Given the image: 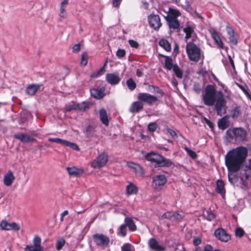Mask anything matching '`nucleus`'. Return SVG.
Listing matches in <instances>:
<instances>
[{
  "label": "nucleus",
  "instance_id": "nucleus-20",
  "mask_svg": "<svg viewBox=\"0 0 251 251\" xmlns=\"http://www.w3.org/2000/svg\"><path fill=\"white\" fill-rule=\"evenodd\" d=\"M15 179V177L11 171L9 170L4 175L3 177V183L7 186H10Z\"/></svg>",
  "mask_w": 251,
  "mask_h": 251
},
{
  "label": "nucleus",
  "instance_id": "nucleus-57",
  "mask_svg": "<svg viewBox=\"0 0 251 251\" xmlns=\"http://www.w3.org/2000/svg\"><path fill=\"white\" fill-rule=\"evenodd\" d=\"M128 43L132 48L137 49L139 47V44L136 41L133 40H129Z\"/></svg>",
  "mask_w": 251,
  "mask_h": 251
},
{
  "label": "nucleus",
  "instance_id": "nucleus-36",
  "mask_svg": "<svg viewBox=\"0 0 251 251\" xmlns=\"http://www.w3.org/2000/svg\"><path fill=\"white\" fill-rule=\"evenodd\" d=\"M75 104L76 110L84 111L86 109H88L89 108V103L85 101Z\"/></svg>",
  "mask_w": 251,
  "mask_h": 251
},
{
  "label": "nucleus",
  "instance_id": "nucleus-52",
  "mask_svg": "<svg viewBox=\"0 0 251 251\" xmlns=\"http://www.w3.org/2000/svg\"><path fill=\"white\" fill-rule=\"evenodd\" d=\"M244 230L241 227H238L235 230L236 236L239 237H242L244 234Z\"/></svg>",
  "mask_w": 251,
  "mask_h": 251
},
{
  "label": "nucleus",
  "instance_id": "nucleus-5",
  "mask_svg": "<svg viewBox=\"0 0 251 251\" xmlns=\"http://www.w3.org/2000/svg\"><path fill=\"white\" fill-rule=\"evenodd\" d=\"M217 99L215 105V108L217 115L222 116L226 113V109L224 106L225 100L224 95L221 91L217 92Z\"/></svg>",
  "mask_w": 251,
  "mask_h": 251
},
{
  "label": "nucleus",
  "instance_id": "nucleus-18",
  "mask_svg": "<svg viewBox=\"0 0 251 251\" xmlns=\"http://www.w3.org/2000/svg\"><path fill=\"white\" fill-rule=\"evenodd\" d=\"M143 107L144 104L141 101L139 100L134 101L131 104L129 108V111L132 113H137L143 109Z\"/></svg>",
  "mask_w": 251,
  "mask_h": 251
},
{
  "label": "nucleus",
  "instance_id": "nucleus-51",
  "mask_svg": "<svg viewBox=\"0 0 251 251\" xmlns=\"http://www.w3.org/2000/svg\"><path fill=\"white\" fill-rule=\"evenodd\" d=\"M173 214L172 211H169L164 213L161 217L162 219H167L170 220H173Z\"/></svg>",
  "mask_w": 251,
  "mask_h": 251
},
{
  "label": "nucleus",
  "instance_id": "nucleus-12",
  "mask_svg": "<svg viewBox=\"0 0 251 251\" xmlns=\"http://www.w3.org/2000/svg\"><path fill=\"white\" fill-rule=\"evenodd\" d=\"M0 226L2 229L5 230H14L18 231L20 228V226L16 223H9L6 220L1 221L0 223Z\"/></svg>",
  "mask_w": 251,
  "mask_h": 251
},
{
  "label": "nucleus",
  "instance_id": "nucleus-35",
  "mask_svg": "<svg viewBox=\"0 0 251 251\" xmlns=\"http://www.w3.org/2000/svg\"><path fill=\"white\" fill-rule=\"evenodd\" d=\"M203 217L208 221H211L215 218V215L211 211L209 210H205L203 211Z\"/></svg>",
  "mask_w": 251,
  "mask_h": 251
},
{
  "label": "nucleus",
  "instance_id": "nucleus-19",
  "mask_svg": "<svg viewBox=\"0 0 251 251\" xmlns=\"http://www.w3.org/2000/svg\"><path fill=\"white\" fill-rule=\"evenodd\" d=\"M42 85L38 84H31L28 85L25 90L27 94L30 96H33L39 90Z\"/></svg>",
  "mask_w": 251,
  "mask_h": 251
},
{
  "label": "nucleus",
  "instance_id": "nucleus-34",
  "mask_svg": "<svg viewBox=\"0 0 251 251\" xmlns=\"http://www.w3.org/2000/svg\"><path fill=\"white\" fill-rule=\"evenodd\" d=\"M159 45L167 51H169L171 50V44L169 41L166 39L160 40L159 42Z\"/></svg>",
  "mask_w": 251,
  "mask_h": 251
},
{
  "label": "nucleus",
  "instance_id": "nucleus-55",
  "mask_svg": "<svg viewBox=\"0 0 251 251\" xmlns=\"http://www.w3.org/2000/svg\"><path fill=\"white\" fill-rule=\"evenodd\" d=\"M229 42L233 45H236L237 44V40L235 37L234 34L230 35L228 37Z\"/></svg>",
  "mask_w": 251,
  "mask_h": 251
},
{
  "label": "nucleus",
  "instance_id": "nucleus-31",
  "mask_svg": "<svg viewBox=\"0 0 251 251\" xmlns=\"http://www.w3.org/2000/svg\"><path fill=\"white\" fill-rule=\"evenodd\" d=\"M14 136L15 138L20 140L23 143H28L29 135L27 134L20 133L15 134Z\"/></svg>",
  "mask_w": 251,
  "mask_h": 251
},
{
  "label": "nucleus",
  "instance_id": "nucleus-45",
  "mask_svg": "<svg viewBox=\"0 0 251 251\" xmlns=\"http://www.w3.org/2000/svg\"><path fill=\"white\" fill-rule=\"evenodd\" d=\"M65 243V240L64 238H61L58 240L56 243V249L57 251L60 250L64 246Z\"/></svg>",
  "mask_w": 251,
  "mask_h": 251
},
{
  "label": "nucleus",
  "instance_id": "nucleus-28",
  "mask_svg": "<svg viewBox=\"0 0 251 251\" xmlns=\"http://www.w3.org/2000/svg\"><path fill=\"white\" fill-rule=\"evenodd\" d=\"M218 126L220 129L224 130L229 126V122L227 120L226 117H224L219 120Z\"/></svg>",
  "mask_w": 251,
  "mask_h": 251
},
{
  "label": "nucleus",
  "instance_id": "nucleus-14",
  "mask_svg": "<svg viewBox=\"0 0 251 251\" xmlns=\"http://www.w3.org/2000/svg\"><path fill=\"white\" fill-rule=\"evenodd\" d=\"M105 79L108 83L112 85L118 84L121 80L119 74L114 73L107 74L105 76Z\"/></svg>",
  "mask_w": 251,
  "mask_h": 251
},
{
  "label": "nucleus",
  "instance_id": "nucleus-21",
  "mask_svg": "<svg viewBox=\"0 0 251 251\" xmlns=\"http://www.w3.org/2000/svg\"><path fill=\"white\" fill-rule=\"evenodd\" d=\"M33 248L32 251H43V248L41 246V239L40 237L37 235L35 236L33 238Z\"/></svg>",
  "mask_w": 251,
  "mask_h": 251
},
{
  "label": "nucleus",
  "instance_id": "nucleus-13",
  "mask_svg": "<svg viewBox=\"0 0 251 251\" xmlns=\"http://www.w3.org/2000/svg\"><path fill=\"white\" fill-rule=\"evenodd\" d=\"M234 136L236 141H243L246 137V131L242 127L234 128Z\"/></svg>",
  "mask_w": 251,
  "mask_h": 251
},
{
  "label": "nucleus",
  "instance_id": "nucleus-50",
  "mask_svg": "<svg viewBox=\"0 0 251 251\" xmlns=\"http://www.w3.org/2000/svg\"><path fill=\"white\" fill-rule=\"evenodd\" d=\"M184 150L186 151L188 153L189 155L192 158V159H195L197 157V155L196 153L190 150L188 147H185Z\"/></svg>",
  "mask_w": 251,
  "mask_h": 251
},
{
  "label": "nucleus",
  "instance_id": "nucleus-17",
  "mask_svg": "<svg viewBox=\"0 0 251 251\" xmlns=\"http://www.w3.org/2000/svg\"><path fill=\"white\" fill-rule=\"evenodd\" d=\"M105 88L102 87L100 89L92 88L90 89L91 96L96 99H100L104 96Z\"/></svg>",
  "mask_w": 251,
  "mask_h": 251
},
{
  "label": "nucleus",
  "instance_id": "nucleus-26",
  "mask_svg": "<svg viewBox=\"0 0 251 251\" xmlns=\"http://www.w3.org/2000/svg\"><path fill=\"white\" fill-rule=\"evenodd\" d=\"M168 13V14L167 16L165 17V19H170V17L172 18V19H177V17L181 15V13L178 10L172 8H169Z\"/></svg>",
  "mask_w": 251,
  "mask_h": 251
},
{
  "label": "nucleus",
  "instance_id": "nucleus-2",
  "mask_svg": "<svg viewBox=\"0 0 251 251\" xmlns=\"http://www.w3.org/2000/svg\"><path fill=\"white\" fill-rule=\"evenodd\" d=\"M145 158L153 163L155 168L169 167L173 164L170 159L165 158L164 156L155 152L151 151L145 155Z\"/></svg>",
  "mask_w": 251,
  "mask_h": 251
},
{
  "label": "nucleus",
  "instance_id": "nucleus-42",
  "mask_svg": "<svg viewBox=\"0 0 251 251\" xmlns=\"http://www.w3.org/2000/svg\"><path fill=\"white\" fill-rule=\"evenodd\" d=\"M118 235H121L123 237H125L126 235V226L125 224L122 225L119 228V231L118 232Z\"/></svg>",
  "mask_w": 251,
  "mask_h": 251
},
{
  "label": "nucleus",
  "instance_id": "nucleus-48",
  "mask_svg": "<svg viewBox=\"0 0 251 251\" xmlns=\"http://www.w3.org/2000/svg\"><path fill=\"white\" fill-rule=\"evenodd\" d=\"M157 127V124L156 122L151 123L148 126V129L151 132H154L156 130Z\"/></svg>",
  "mask_w": 251,
  "mask_h": 251
},
{
  "label": "nucleus",
  "instance_id": "nucleus-61",
  "mask_svg": "<svg viewBox=\"0 0 251 251\" xmlns=\"http://www.w3.org/2000/svg\"><path fill=\"white\" fill-rule=\"evenodd\" d=\"M73 52H78L80 50V43L75 44L73 47Z\"/></svg>",
  "mask_w": 251,
  "mask_h": 251
},
{
  "label": "nucleus",
  "instance_id": "nucleus-63",
  "mask_svg": "<svg viewBox=\"0 0 251 251\" xmlns=\"http://www.w3.org/2000/svg\"><path fill=\"white\" fill-rule=\"evenodd\" d=\"M201 242V239L199 237H195L193 240V244L195 246H199Z\"/></svg>",
  "mask_w": 251,
  "mask_h": 251
},
{
  "label": "nucleus",
  "instance_id": "nucleus-64",
  "mask_svg": "<svg viewBox=\"0 0 251 251\" xmlns=\"http://www.w3.org/2000/svg\"><path fill=\"white\" fill-rule=\"evenodd\" d=\"M122 0H113L112 1V5L114 7H118L122 1Z\"/></svg>",
  "mask_w": 251,
  "mask_h": 251
},
{
  "label": "nucleus",
  "instance_id": "nucleus-56",
  "mask_svg": "<svg viewBox=\"0 0 251 251\" xmlns=\"http://www.w3.org/2000/svg\"><path fill=\"white\" fill-rule=\"evenodd\" d=\"M131 245L129 243H126L122 247V251H131Z\"/></svg>",
  "mask_w": 251,
  "mask_h": 251
},
{
  "label": "nucleus",
  "instance_id": "nucleus-59",
  "mask_svg": "<svg viewBox=\"0 0 251 251\" xmlns=\"http://www.w3.org/2000/svg\"><path fill=\"white\" fill-rule=\"evenodd\" d=\"M173 220H179L182 219V216L179 213L176 212H173Z\"/></svg>",
  "mask_w": 251,
  "mask_h": 251
},
{
  "label": "nucleus",
  "instance_id": "nucleus-46",
  "mask_svg": "<svg viewBox=\"0 0 251 251\" xmlns=\"http://www.w3.org/2000/svg\"><path fill=\"white\" fill-rule=\"evenodd\" d=\"M233 135H234V128L232 129L231 128H229L226 131V138L229 141H230L231 140H233Z\"/></svg>",
  "mask_w": 251,
  "mask_h": 251
},
{
  "label": "nucleus",
  "instance_id": "nucleus-44",
  "mask_svg": "<svg viewBox=\"0 0 251 251\" xmlns=\"http://www.w3.org/2000/svg\"><path fill=\"white\" fill-rule=\"evenodd\" d=\"M64 146H65L66 147H70L72 149L75 150V151H79V147L76 144L73 143V142L68 141L67 140L65 141Z\"/></svg>",
  "mask_w": 251,
  "mask_h": 251
},
{
  "label": "nucleus",
  "instance_id": "nucleus-40",
  "mask_svg": "<svg viewBox=\"0 0 251 251\" xmlns=\"http://www.w3.org/2000/svg\"><path fill=\"white\" fill-rule=\"evenodd\" d=\"M126 85L128 88L131 91L134 90L136 87V84L132 78L126 80Z\"/></svg>",
  "mask_w": 251,
  "mask_h": 251
},
{
  "label": "nucleus",
  "instance_id": "nucleus-32",
  "mask_svg": "<svg viewBox=\"0 0 251 251\" xmlns=\"http://www.w3.org/2000/svg\"><path fill=\"white\" fill-rule=\"evenodd\" d=\"M126 190L127 194L132 195L136 194L138 192V188L136 186L132 183H130L126 188Z\"/></svg>",
  "mask_w": 251,
  "mask_h": 251
},
{
  "label": "nucleus",
  "instance_id": "nucleus-49",
  "mask_svg": "<svg viewBox=\"0 0 251 251\" xmlns=\"http://www.w3.org/2000/svg\"><path fill=\"white\" fill-rule=\"evenodd\" d=\"M240 114V109L238 107H235L231 112V116L232 118H236Z\"/></svg>",
  "mask_w": 251,
  "mask_h": 251
},
{
  "label": "nucleus",
  "instance_id": "nucleus-8",
  "mask_svg": "<svg viewBox=\"0 0 251 251\" xmlns=\"http://www.w3.org/2000/svg\"><path fill=\"white\" fill-rule=\"evenodd\" d=\"M108 161V156L105 153L100 154L91 163L94 168H100L105 166Z\"/></svg>",
  "mask_w": 251,
  "mask_h": 251
},
{
  "label": "nucleus",
  "instance_id": "nucleus-1",
  "mask_svg": "<svg viewBox=\"0 0 251 251\" xmlns=\"http://www.w3.org/2000/svg\"><path fill=\"white\" fill-rule=\"evenodd\" d=\"M248 153L246 148L240 147L227 152L225 156V164L228 172L240 171L239 177L242 188H247L248 180L251 177V159L244 164Z\"/></svg>",
  "mask_w": 251,
  "mask_h": 251
},
{
  "label": "nucleus",
  "instance_id": "nucleus-23",
  "mask_svg": "<svg viewBox=\"0 0 251 251\" xmlns=\"http://www.w3.org/2000/svg\"><path fill=\"white\" fill-rule=\"evenodd\" d=\"M162 57H164L165 59L164 67L168 70H171L174 68V66L176 64H173L172 58L169 56H166L161 55Z\"/></svg>",
  "mask_w": 251,
  "mask_h": 251
},
{
  "label": "nucleus",
  "instance_id": "nucleus-30",
  "mask_svg": "<svg viewBox=\"0 0 251 251\" xmlns=\"http://www.w3.org/2000/svg\"><path fill=\"white\" fill-rule=\"evenodd\" d=\"M216 191L219 194H223L225 192L224 182L221 179L217 181Z\"/></svg>",
  "mask_w": 251,
  "mask_h": 251
},
{
  "label": "nucleus",
  "instance_id": "nucleus-16",
  "mask_svg": "<svg viewBox=\"0 0 251 251\" xmlns=\"http://www.w3.org/2000/svg\"><path fill=\"white\" fill-rule=\"evenodd\" d=\"M148 245L151 249L155 251H164L165 248L160 246L158 241L153 238H151L148 242Z\"/></svg>",
  "mask_w": 251,
  "mask_h": 251
},
{
  "label": "nucleus",
  "instance_id": "nucleus-27",
  "mask_svg": "<svg viewBox=\"0 0 251 251\" xmlns=\"http://www.w3.org/2000/svg\"><path fill=\"white\" fill-rule=\"evenodd\" d=\"M125 225L126 226H128L129 229L131 231H134L136 230V226L133 220L129 217H126L125 219Z\"/></svg>",
  "mask_w": 251,
  "mask_h": 251
},
{
  "label": "nucleus",
  "instance_id": "nucleus-7",
  "mask_svg": "<svg viewBox=\"0 0 251 251\" xmlns=\"http://www.w3.org/2000/svg\"><path fill=\"white\" fill-rule=\"evenodd\" d=\"M148 22L151 27L155 31H158L162 26L160 17L158 15L151 14L148 17Z\"/></svg>",
  "mask_w": 251,
  "mask_h": 251
},
{
  "label": "nucleus",
  "instance_id": "nucleus-53",
  "mask_svg": "<svg viewBox=\"0 0 251 251\" xmlns=\"http://www.w3.org/2000/svg\"><path fill=\"white\" fill-rule=\"evenodd\" d=\"M193 90L196 93L200 94L201 90V84L199 83H194L193 86Z\"/></svg>",
  "mask_w": 251,
  "mask_h": 251
},
{
  "label": "nucleus",
  "instance_id": "nucleus-54",
  "mask_svg": "<svg viewBox=\"0 0 251 251\" xmlns=\"http://www.w3.org/2000/svg\"><path fill=\"white\" fill-rule=\"evenodd\" d=\"M126 55V51L125 50L119 49L116 52V55L119 58H122Z\"/></svg>",
  "mask_w": 251,
  "mask_h": 251
},
{
  "label": "nucleus",
  "instance_id": "nucleus-6",
  "mask_svg": "<svg viewBox=\"0 0 251 251\" xmlns=\"http://www.w3.org/2000/svg\"><path fill=\"white\" fill-rule=\"evenodd\" d=\"M93 239L97 246L102 248L108 247L110 242L109 238L103 234H94L93 236Z\"/></svg>",
  "mask_w": 251,
  "mask_h": 251
},
{
  "label": "nucleus",
  "instance_id": "nucleus-60",
  "mask_svg": "<svg viewBox=\"0 0 251 251\" xmlns=\"http://www.w3.org/2000/svg\"><path fill=\"white\" fill-rule=\"evenodd\" d=\"M167 130L172 137H176V138L177 137V135L176 132L175 130H174L173 129H171L170 128H168L167 129Z\"/></svg>",
  "mask_w": 251,
  "mask_h": 251
},
{
  "label": "nucleus",
  "instance_id": "nucleus-47",
  "mask_svg": "<svg viewBox=\"0 0 251 251\" xmlns=\"http://www.w3.org/2000/svg\"><path fill=\"white\" fill-rule=\"evenodd\" d=\"M49 142H55L62 145H65V140H63L59 138H50L48 139Z\"/></svg>",
  "mask_w": 251,
  "mask_h": 251
},
{
  "label": "nucleus",
  "instance_id": "nucleus-41",
  "mask_svg": "<svg viewBox=\"0 0 251 251\" xmlns=\"http://www.w3.org/2000/svg\"><path fill=\"white\" fill-rule=\"evenodd\" d=\"M88 55L86 52H83L81 54L80 64L82 66H85L87 64Z\"/></svg>",
  "mask_w": 251,
  "mask_h": 251
},
{
  "label": "nucleus",
  "instance_id": "nucleus-3",
  "mask_svg": "<svg viewBox=\"0 0 251 251\" xmlns=\"http://www.w3.org/2000/svg\"><path fill=\"white\" fill-rule=\"evenodd\" d=\"M217 92L212 85H208L205 88V92L202 96L204 104L207 106H213L216 101V94Z\"/></svg>",
  "mask_w": 251,
  "mask_h": 251
},
{
  "label": "nucleus",
  "instance_id": "nucleus-29",
  "mask_svg": "<svg viewBox=\"0 0 251 251\" xmlns=\"http://www.w3.org/2000/svg\"><path fill=\"white\" fill-rule=\"evenodd\" d=\"M107 61H106L103 66L99 71L91 74L90 75V77L96 78L103 75L105 72V68L107 65Z\"/></svg>",
  "mask_w": 251,
  "mask_h": 251
},
{
  "label": "nucleus",
  "instance_id": "nucleus-39",
  "mask_svg": "<svg viewBox=\"0 0 251 251\" xmlns=\"http://www.w3.org/2000/svg\"><path fill=\"white\" fill-rule=\"evenodd\" d=\"M235 172H228V178L230 183L232 184H235L238 181L237 176L234 174Z\"/></svg>",
  "mask_w": 251,
  "mask_h": 251
},
{
  "label": "nucleus",
  "instance_id": "nucleus-33",
  "mask_svg": "<svg viewBox=\"0 0 251 251\" xmlns=\"http://www.w3.org/2000/svg\"><path fill=\"white\" fill-rule=\"evenodd\" d=\"M96 132L95 127L93 126L89 125L86 128V136L88 138L92 137L95 135Z\"/></svg>",
  "mask_w": 251,
  "mask_h": 251
},
{
  "label": "nucleus",
  "instance_id": "nucleus-10",
  "mask_svg": "<svg viewBox=\"0 0 251 251\" xmlns=\"http://www.w3.org/2000/svg\"><path fill=\"white\" fill-rule=\"evenodd\" d=\"M137 98L139 101H144L150 105L158 100L156 97L145 93H139Z\"/></svg>",
  "mask_w": 251,
  "mask_h": 251
},
{
  "label": "nucleus",
  "instance_id": "nucleus-43",
  "mask_svg": "<svg viewBox=\"0 0 251 251\" xmlns=\"http://www.w3.org/2000/svg\"><path fill=\"white\" fill-rule=\"evenodd\" d=\"M149 89L150 91H151V89H152L154 93L160 94L161 96L164 95L163 91L157 86L154 85H149Z\"/></svg>",
  "mask_w": 251,
  "mask_h": 251
},
{
  "label": "nucleus",
  "instance_id": "nucleus-37",
  "mask_svg": "<svg viewBox=\"0 0 251 251\" xmlns=\"http://www.w3.org/2000/svg\"><path fill=\"white\" fill-rule=\"evenodd\" d=\"M183 31L185 33L186 35L185 39L186 41L190 38L192 34L194 32V29L190 26L188 25L183 29Z\"/></svg>",
  "mask_w": 251,
  "mask_h": 251
},
{
  "label": "nucleus",
  "instance_id": "nucleus-58",
  "mask_svg": "<svg viewBox=\"0 0 251 251\" xmlns=\"http://www.w3.org/2000/svg\"><path fill=\"white\" fill-rule=\"evenodd\" d=\"M181 6L187 11H189L192 9L190 3L188 0H185V4L181 5Z\"/></svg>",
  "mask_w": 251,
  "mask_h": 251
},
{
  "label": "nucleus",
  "instance_id": "nucleus-15",
  "mask_svg": "<svg viewBox=\"0 0 251 251\" xmlns=\"http://www.w3.org/2000/svg\"><path fill=\"white\" fill-rule=\"evenodd\" d=\"M209 31L211 34L212 38L214 40L215 42L217 44L219 48L221 49L224 48V44L218 34L217 31L215 30L214 28H210L209 29Z\"/></svg>",
  "mask_w": 251,
  "mask_h": 251
},
{
  "label": "nucleus",
  "instance_id": "nucleus-22",
  "mask_svg": "<svg viewBox=\"0 0 251 251\" xmlns=\"http://www.w3.org/2000/svg\"><path fill=\"white\" fill-rule=\"evenodd\" d=\"M167 21L168 26L171 29L174 30L178 29L180 26V24L177 19H172L170 17V19H165Z\"/></svg>",
  "mask_w": 251,
  "mask_h": 251
},
{
  "label": "nucleus",
  "instance_id": "nucleus-4",
  "mask_svg": "<svg viewBox=\"0 0 251 251\" xmlns=\"http://www.w3.org/2000/svg\"><path fill=\"white\" fill-rule=\"evenodd\" d=\"M186 51L190 60L198 62L200 60L201 56V50L195 43H187Z\"/></svg>",
  "mask_w": 251,
  "mask_h": 251
},
{
  "label": "nucleus",
  "instance_id": "nucleus-9",
  "mask_svg": "<svg viewBox=\"0 0 251 251\" xmlns=\"http://www.w3.org/2000/svg\"><path fill=\"white\" fill-rule=\"evenodd\" d=\"M167 182V178L163 175H157L153 177L152 186L157 190H160Z\"/></svg>",
  "mask_w": 251,
  "mask_h": 251
},
{
  "label": "nucleus",
  "instance_id": "nucleus-62",
  "mask_svg": "<svg viewBox=\"0 0 251 251\" xmlns=\"http://www.w3.org/2000/svg\"><path fill=\"white\" fill-rule=\"evenodd\" d=\"M226 30L229 36L234 34V31L232 27L227 26L226 27Z\"/></svg>",
  "mask_w": 251,
  "mask_h": 251
},
{
  "label": "nucleus",
  "instance_id": "nucleus-24",
  "mask_svg": "<svg viewBox=\"0 0 251 251\" xmlns=\"http://www.w3.org/2000/svg\"><path fill=\"white\" fill-rule=\"evenodd\" d=\"M100 118L103 124L106 126L108 125L109 120L108 119L107 112L103 108H101L100 110Z\"/></svg>",
  "mask_w": 251,
  "mask_h": 251
},
{
  "label": "nucleus",
  "instance_id": "nucleus-11",
  "mask_svg": "<svg viewBox=\"0 0 251 251\" xmlns=\"http://www.w3.org/2000/svg\"><path fill=\"white\" fill-rule=\"evenodd\" d=\"M215 237L222 242H226L231 239L230 235L222 228H219L214 231Z\"/></svg>",
  "mask_w": 251,
  "mask_h": 251
},
{
  "label": "nucleus",
  "instance_id": "nucleus-25",
  "mask_svg": "<svg viewBox=\"0 0 251 251\" xmlns=\"http://www.w3.org/2000/svg\"><path fill=\"white\" fill-rule=\"evenodd\" d=\"M67 170L70 175L75 176H80L83 172V170L77 168L74 166L72 167H68L67 168Z\"/></svg>",
  "mask_w": 251,
  "mask_h": 251
},
{
  "label": "nucleus",
  "instance_id": "nucleus-38",
  "mask_svg": "<svg viewBox=\"0 0 251 251\" xmlns=\"http://www.w3.org/2000/svg\"><path fill=\"white\" fill-rule=\"evenodd\" d=\"M173 72H174L176 76L179 79H181L183 77V72L179 68L178 66L176 64L174 66V68L172 69Z\"/></svg>",
  "mask_w": 251,
  "mask_h": 251
}]
</instances>
